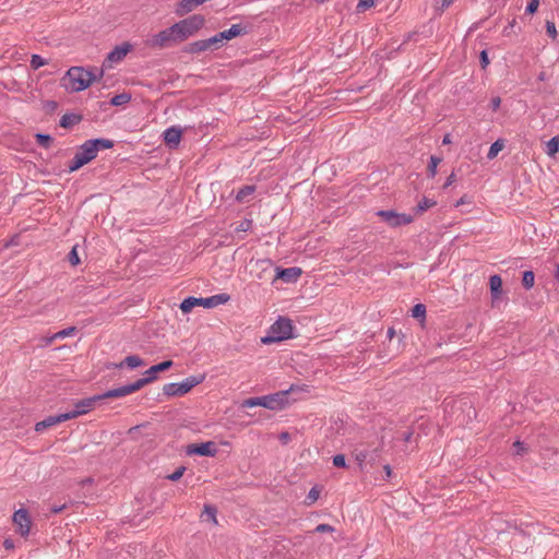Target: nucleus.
I'll use <instances>...</instances> for the list:
<instances>
[{"label": "nucleus", "instance_id": "1", "mask_svg": "<svg viewBox=\"0 0 559 559\" xmlns=\"http://www.w3.org/2000/svg\"><path fill=\"white\" fill-rule=\"evenodd\" d=\"M102 69H84L82 67L70 68L62 78L61 83L66 90L71 92H81L91 84L103 78Z\"/></svg>", "mask_w": 559, "mask_h": 559}, {"label": "nucleus", "instance_id": "2", "mask_svg": "<svg viewBox=\"0 0 559 559\" xmlns=\"http://www.w3.org/2000/svg\"><path fill=\"white\" fill-rule=\"evenodd\" d=\"M205 17L201 14H193L187 19H183L175 23V28L180 43L187 40L189 37L194 36L205 25Z\"/></svg>", "mask_w": 559, "mask_h": 559}, {"label": "nucleus", "instance_id": "3", "mask_svg": "<svg viewBox=\"0 0 559 559\" xmlns=\"http://www.w3.org/2000/svg\"><path fill=\"white\" fill-rule=\"evenodd\" d=\"M293 335V324L289 319L280 318L275 321L265 337L262 338V342L265 344L280 342L283 340L290 338Z\"/></svg>", "mask_w": 559, "mask_h": 559}, {"label": "nucleus", "instance_id": "4", "mask_svg": "<svg viewBox=\"0 0 559 559\" xmlns=\"http://www.w3.org/2000/svg\"><path fill=\"white\" fill-rule=\"evenodd\" d=\"M110 392H111V390H108L104 394L94 395L92 397H87V399H83V400L78 401L74 404V409L72 412L64 413L66 416L68 417V420L74 419V418H76V417H79L81 415L90 413L92 409H94L95 404L98 401H102V400H105V399H119L120 397V396H111V395H109Z\"/></svg>", "mask_w": 559, "mask_h": 559}, {"label": "nucleus", "instance_id": "5", "mask_svg": "<svg viewBox=\"0 0 559 559\" xmlns=\"http://www.w3.org/2000/svg\"><path fill=\"white\" fill-rule=\"evenodd\" d=\"M305 391L308 392V386L302 385H292L288 390L280 391L272 395L261 396L262 399V407L269 408V409H277L283 408L287 404V395L293 392H299Z\"/></svg>", "mask_w": 559, "mask_h": 559}, {"label": "nucleus", "instance_id": "6", "mask_svg": "<svg viewBox=\"0 0 559 559\" xmlns=\"http://www.w3.org/2000/svg\"><path fill=\"white\" fill-rule=\"evenodd\" d=\"M97 156L95 144L86 141L69 164V171H76Z\"/></svg>", "mask_w": 559, "mask_h": 559}, {"label": "nucleus", "instance_id": "7", "mask_svg": "<svg viewBox=\"0 0 559 559\" xmlns=\"http://www.w3.org/2000/svg\"><path fill=\"white\" fill-rule=\"evenodd\" d=\"M177 44H180V39L177 35L175 25L158 32L148 39V45L151 47L159 49Z\"/></svg>", "mask_w": 559, "mask_h": 559}, {"label": "nucleus", "instance_id": "8", "mask_svg": "<svg viewBox=\"0 0 559 559\" xmlns=\"http://www.w3.org/2000/svg\"><path fill=\"white\" fill-rule=\"evenodd\" d=\"M157 371H151V368L145 371L146 377L136 380L133 383L112 389L109 395L111 396H127L129 394H132L139 390H141L144 385L152 382L156 378Z\"/></svg>", "mask_w": 559, "mask_h": 559}, {"label": "nucleus", "instance_id": "9", "mask_svg": "<svg viewBox=\"0 0 559 559\" xmlns=\"http://www.w3.org/2000/svg\"><path fill=\"white\" fill-rule=\"evenodd\" d=\"M377 215L392 228L408 225L414 222V216L395 211L381 210L377 212Z\"/></svg>", "mask_w": 559, "mask_h": 559}, {"label": "nucleus", "instance_id": "10", "mask_svg": "<svg viewBox=\"0 0 559 559\" xmlns=\"http://www.w3.org/2000/svg\"><path fill=\"white\" fill-rule=\"evenodd\" d=\"M199 381L194 379H186L180 383H167L163 388V393L167 396H182L187 394Z\"/></svg>", "mask_w": 559, "mask_h": 559}, {"label": "nucleus", "instance_id": "11", "mask_svg": "<svg viewBox=\"0 0 559 559\" xmlns=\"http://www.w3.org/2000/svg\"><path fill=\"white\" fill-rule=\"evenodd\" d=\"M13 524L16 526V532L22 536H27L31 532L32 521L27 510L19 509L14 512L12 518Z\"/></svg>", "mask_w": 559, "mask_h": 559}, {"label": "nucleus", "instance_id": "12", "mask_svg": "<svg viewBox=\"0 0 559 559\" xmlns=\"http://www.w3.org/2000/svg\"><path fill=\"white\" fill-rule=\"evenodd\" d=\"M188 455H201V456H215L217 453V447L213 441L203 443H191L186 448Z\"/></svg>", "mask_w": 559, "mask_h": 559}, {"label": "nucleus", "instance_id": "13", "mask_svg": "<svg viewBox=\"0 0 559 559\" xmlns=\"http://www.w3.org/2000/svg\"><path fill=\"white\" fill-rule=\"evenodd\" d=\"M131 50V45L126 43L120 46H117L114 50H111L106 60L104 61L105 68H111L114 63L120 62Z\"/></svg>", "mask_w": 559, "mask_h": 559}, {"label": "nucleus", "instance_id": "14", "mask_svg": "<svg viewBox=\"0 0 559 559\" xmlns=\"http://www.w3.org/2000/svg\"><path fill=\"white\" fill-rule=\"evenodd\" d=\"M301 275V270L299 267H288V269H276V278L283 280L284 282L290 283L296 282Z\"/></svg>", "mask_w": 559, "mask_h": 559}, {"label": "nucleus", "instance_id": "15", "mask_svg": "<svg viewBox=\"0 0 559 559\" xmlns=\"http://www.w3.org/2000/svg\"><path fill=\"white\" fill-rule=\"evenodd\" d=\"M67 420H68V417L66 416V414H60V415H57V416H49L46 419H44L41 421H38L35 425V431L41 432V431H44L45 429H47L49 427H52V426H55L57 424H60V423H63V421H67Z\"/></svg>", "mask_w": 559, "mask_h": 559}, {"label": "nucleus", "instance_id": "16", "mask_svg": "<svg viewBox=\"0 0 559 559\" xmlns=\"http://www.w3.org/2000/svg\"><path fill=\"white\" fill-rule=\"evenodd\" d=\"M181 129L177 127H170L164 132V141L169 146H177L181 140Z\"/></svg>", "mask_w": 559, "mask_h": 559}, {"label": "nucleus", "instance_id": "17", "mask_svg": "<svg viewBox=\"0 0 559 559\" xmlns=\"http://www.w3.org/2000/svg\"><path fill=\"white\" fill-rule=\"evenodd\" d=\"M490 293L492 297V302L498 300L502 293V280L499 275H492L489 278Z\"/></svg>", "mask_w": 559, "mask_h": 559}, {"label": "nucleus", "instance_id": "18", "mask_svg": "<svg viewBox=\"0 0 559 559\" xmlns=\"http://www.w3.org/2000/svg\"><path fill=\"white\" fill-rule=\"evenodd\" d=\"M229 300L227 294L214 295L207 298H203V308H214L218 305H224Z\"/></svg>", "mask_w": 559, "mask_h": 559}, {"label": "nucleus", "instance_id": "19", "mask_svg": "<svg viewBox=\"0 0 559 559\" xmlns=\"http://www.w3.org/2000/svg\"><path fill=\"white\" fill-rule=\"evenodd\" d=\"M186 50L189 53H201L211 50V47L207 39H200L189 44Z\"/></svg>", "mask_w": 559, "mask_h": 559}, {"label": "nucleus", "instance_id": "20", "mask_svg": "<svg viewBox=\"0 0 559 559\" xmlns=\"http://www.w3.org/2000/svg\"><path fill=\"white\" fill-rule=\"evenodd\" d=\"M242 32V27L239 24H234L229 29L219 32V37L223 39L224 43L239 36Z\"/></svg>", "mask_w": 559, "mask_h": 559}, {"label": "nucleus", "instance_id": "21", "mask_svg": "<svg viewBox=\"0 0 559 559\" xmlns=\"http://www.w3.org/2000/svg\"><path fill=\"white\" fill-rule=\"evenodd\" d=\"M352 454L357 462L359 469L362 471L365 463L369 457V451L366 449H355Z\"/></svg>", "mask_w": 559, "mask_h": 559}, {"label": "nucleus", "instance_id": "22", "mask_svg": "<svg viewBox=\"0 0 559 559\" xmlns=\"http://www.w3.org/2000/svg\"><path fill=\"white\" fill-rule=\"evenodd\" d=\"M123 365H126L127 367L131 368V369H134V368H138V367H141L144 365V361L139 357V356H135V355H131V356H127L124 358L123 361H121L118 367H122Z\"/></svg>", "mask_w": 559, "mask_h": 559}, {"label": "nucleus", "instance_id": "23", "mask_svg": "<svg viewBox=\"0 0 559 559\" xmlns=\"http://www.w3.org/2000/svg\"><path fill=\"white\" fill-rule=\"evenodd\" d=\"M254 190L255 189L253 186H245L237 192L236 200L238 202H247L249 198L253 194Z\"/></svg>", "mask_w": 559, "mask_h": 559}, {"label": "nucleus", "instance_id": "24", "mask_svg": "<svg viewBox=\"0 0 559 559\" xmlns=\"http://www.w3.org/2000/svg\"><path fill=\"white\" fill-rule=\"evenodd\" d=\"M201 518L204 520V521H210L212 522L213 524L217 525V518H216V508L212 507V506H205L204 507V510L201 514Z\"/></svg>", "mask_w": 559, "mask_h": 559}, {"label": "nucleus", "instance_id": "25", "mask_svg": "<svg viewBox=\"0 0 559 559\" xmlns=\"http://www.w3.org/2000/svg\"><path fill=\"white\" fill-rule=\"evenodd\" d=\"M504 148V141L503 140H497L491 144L489 147V151L487 153L488 159H493L497 157V155Z\"/></svg>", "mask_w": 559, "mask_h": 559}, {"label": "nucleus", "instance_id": "26", "mask_svg": "<svg viewBox=\"0 0 559 559\" xmlns=\"http://www.w3.org/2000/svg\"><path fill=\"white\" fill-rule=\"evenodd\" d=\"M559 151V138L554 136L546 143V154L554 157Z\"/></svg>", "mask_w": 559, "mask_h": 559}, {"label": "nucleus", "instance_id": "27", "mask_svg": "<svg viewBox=\"0 0 559 559\" xmlns=\"http://www.w3.org/2000/svg\"><path fill=\"white\" fill-rule=\"evenodd\" d=\"M437 204V202L432 199L424 198L421 201H419L417 207L415 209L416 213L419 215L427 211L428 209L433 207Z\"/></svg>", "mask_w": 559, "mask_h": 559}, {"label": "nucleus", "instance_id": "28", "mask_svg": "<svg viewBox=\"0 0 559 559\" xmlns=\"http://www.w3.org/2000/svg\"><path fill=\"white\" fill-rule=\"evenodd\" d=\"M441 162H442L441 157H438L436 155L430 156L427 171L431 178H433L437 175V168Z\"/></svg>", "mask_w": 559, "mask_h": 559}, {"label": "nucleus", "instance_id": "29", "mask_svg": "<svg viewBox=\"0 0 559 559\" xmlns=\"http://www.w3.org/2000/svg\"><path fill=\"white\" fill-rule=\"evenodd\" d=\"M320 489L318 487H312L310 491L308 492V496L305 500V503L307 506L313 504L320 497Z\"/></svg>", "mask_w": 559, "mask_h": 559}, {"label": "nucleus", "instance_id": "30", "mask_svg": "<svg viewBox=\"0 0 559 559\" xmlns=\"http://www.w3.org/2000/svg\"><path fill=\"white\" fill-rule=\"evenodd\" d=\"M534 282H535L534 273L532 271H525L523 273V278H522L523 286L525 288L530 289L534 286Z\"/></svg>", "mask_w": 559, "mask_h": 559}, {"label": "nucleus", "instance_id": "31", "mask_svg": "<svg viewBox=\"0 0 559 559\" xmlns=\"http://www.w3.org/2000/svg\"><path fill=\"white\" fill-rule=\"evenodd\" d=\"M92 143L95 144L96 153H98L99 150H106L112 147V141L105 140V139H97V140H91Z\"/></svg>", "mask_w": 559, "mask_h": 559}, {"label": "nucleus", "instance_id": "32", "mask_svg": "<svg viewBox=\"0 0 559 559\" xmlns=\"http://www.w3.org/2000/svg\"><path fill=\"white\" fill-rule=\"evenodd\" d=\"M207 40H209L211 50H217L225 45L223 39L219 37L218 33L216 35L207 38Z\"/></svg>", "mask_w": 559, "mask_h": 559}, {"label": "nucleus", "instance_id": "33", "mask_svg": "<svg viewBox=\"0 0 559 559\" xmlns=\"http://www.w3.org/2000/svg\"><path fill=\"white\" fill-rule=\"evenodd\" d=\"M412 316L417 319L424 320L426 317V307L423 304H417L412 309Z\"/></svg>", "mask_w": 559, "mask_h": 559}, {"label": "nucleus", "instance_id": "34", "mask_svg": "<svg viewBox=\"0 0 559 559\" xmlns=\"http://www.w3.org/2000/svg\"><path fill=\"white\" fill-rule=\"evenodd\" d=\"M35 138L37 143L45 148H48L52 142L51 136L48 134L37 133Z\"/></svg>", "mask_w": 559, "mask_h": 559}, {"label": "nucleus", "instance_id": "35", "mask_svg": "<svg viewBox=\"0 0 559 559\" xmlns=\"http://www.w3.org/2000/svg\"><path fill=\"white\" fill-rule=\"evenodd\" d=\"M47 64V61L41 58L40 56L38 55H33L32 56V59H31V67L34 69V70H37L39 69L40 67L43 66H46Z\"/></svg>", "mask_w": 559, "mask_h": 559}, {"label": "nucleus", "instance_id": "36", "mask_svg": "<svg viewBox=\"0 0 559 559\" xmlns=\"http://www.w3.org/2000/svg\"><path fill=\"white\" fill-rule=\"evenodd\" d=\"M262 404L263 403H262L261 397H251V399L243 401L242 407L250 408V407H255V406H262Z\"/></svg>", "mask_w": 559, "mask_h": 559}, {"label": "nucleus", "instance_id": "37", "mask_svg": "<svg viewBox=\"0 0 559 559\" xmlns=\"http://www.w3.org/2000/svg\"><path fill=\"white\" fill-rule=\"evenodd\" d=\"M75 332H76V329L74 326H70V328H67L64 330H61V331L55 333V337H57V340L69 337V336H72Z\"/></svg>", "mask_w": 559, "mask_h": 559}, {"label": "nucleus", "instance_id": "38", "mask_svg": "<svg viewBox=\"0 0 559 559\" xmlns=\"http://www.w3.org/2000/svg\"><path fill=\"white\" fill-rule=\"evenodd\" d=\"M171 366H173V361L171 360H165V361H163L160 364L152 366L151 367V371L162 372V371H165V370L169 369Z\"/></svg>", "mask_w": 559, "mask_h": 559}, {"label": "nucleus", "instance_id": "39", "mask_svg": "<svg viewBox=\"0 0 559 559\" xmlns=\"http://www.w3.org/2000/svg\"><path fill=\"white\" fill-rule=\"evenodd\" d=\"M194 308V305H192V300L190 297L186 298L181 304H180V310L183 312V313H189L191 312V310Z\"/></svg>", "mask_w": 559, "mask_h": 559}, {"label": "nucleus", "instance_id": "40", "mask_svg": "<svg viewBox=\"0 0 559 559\" xmlns=\"http://www.w3.org/2000/svg\"><path fill=\"white\" fill-rule=\"evenodd\" d=\"M374 5V0H360L357 4V11L364 12L369 8H372Z\"/></svg>", "mask_w": 559, "mask_h": 559}, {"label": "nucleus", "instance_id": "41", "mask_svg": "<svg viewBox=\"0 0 559 559\" xmlns=\"http://www.w3.org/2000/svg\"><path fill=\"white\" fill-rule=\"evenodd\" d=\"M129 99H130V97L127 94H120V95H116L111 99V104L115 105V106H119V105L128 103Z\"/></svg>", "mask_w": 559, "mask_h": 559}, {"label": "nucleus", "instance_id": "42", "mask_svg": "<svg viewBox=\"0 0 559 559\" xmlns=\"http://www.w3.org/2000/svg\"><path fill=\"white\" fill-rule=\"evenodd\" d=\"M546 32L552 39L557 37L556 24L552 21H546Z\"/></svg>", "mask_w": 559, "mask_h": 559}, {"label": "nucleus", "instance_id": "43", "mask_svg": "<svg viewBox=\"0 0 559 559\" xmlns=\"http://www.w3.org/2000/svg\"><path fill=\"white\" fill-rule=\"evenodd\" d=\"M69 262L71 263V265H74V266L80 263V258H79V254H78L76 247H73L72 250L70 251V253H69Z\"/></svg>", "mask_w": 559, "mask_h": 559}, {"label": "nucleus", "instance_id": "44", "mask_svg": "<svg viewBox=\"0 0 559 559\" xmlns=\"http://www.w3.org/2000/svg\"><path fill=\"white\" fill-rule=\"evenodd\" d=\"M513 447L515 449V454L516 455H523L527 452V448L525 447V444L521 441H515L513 443Z\"/></svg>", "mask_w": 559, "mask_h": 559}, {"label": "nucleus", "instance_id": "45", "mask_svg": "<svg viewBox=\"0 0 559 559\" xmlns=\"http://www.w3.org/2000/svg\"><path fill=\"white\" fill-rule=\"evenodd\" d=\"M539 7V0H531L526 7V12L528 14H534Z\"/></svg>", "mask_w": 559, "mask_h": 559}, {"label": "nucleus", "instance_id": "46", "mask_svg": "<svg viewBox=\"0 0 559 559\" xmlns=\"http://www.w3.org/2000/svg\"><path fill=\"white\" fill-rule=\"evenodd\" d=\"M333 464L336 467H345L346 466L345 456L343 454L335 455L333 457Z\"/></svg>", "mask_w": 559, "mask_h": 559}, {"label": "nucleus", "instance_id": "47", "mask_svg": "<svg viewBox=\"0 0 559 559\" xmlns=\"http://www.w3.org/2000/svg\"><path fill=\"white\" fill-rule=\"evenodd\" d=\"M314 531L318 533H332L334 532V527L330 524H319Z\"/></svg>", "mask_w": 559, "mask_h": 559}, {"label": "nucleus", "instance_id": "48", "mask_svg": "<svg viewBox=\"0 0 559 559\" xmlns=\"http://www.w3.org/2000/svg\"><path fill=\"white\" fill-rule=\"evenodd\" d=\"M183 473H185V467H179V468H178V469H176L173 474H170V475L168 476V478H169L170 480L176 481V480H178V479L183 475Z\"/></svg>", "mask_w": 559, "mask_h": 559}, {"label": "nucleus", "instance_id": "49", "mask_svg": "<svg viewBox=\"0 0 559 559\" xmlns=\"http://www.w3.org/2000/svg\"><path fill=\"white\" fill-rule=\"evenodd\" d=\"M257 265H259L261 270L264 272L271 267L272 263L270 260H259L257 261Z\"/></svg>", "mask_w": 559, "mask_h": 559}, {"label": "nucleus", "instance_id": "50", "mask_svg": "<svg viewBox=\"0 0 559 559\" xmlns=\"http://www.w3.org/2000/svg\"><path fill=\"white\" fill-rule=\"evenodd\" d=\"M455 181H456V176H455L454 173H451L450 176L447 178L444 185H443V189H447L448 187H450Z\"/></svg>", "mask_w": 559, "mask_h": 559}, {"label": "nucleus", "instance_id": "51", "mask_svg": "<svg viewBox=\"0 0 559 559\" xmlns=\"http://www.w3.org/2000/svg\"><path fill=\"white\" fill-rule=\"evenodd\" d=\"M480 61H481L483 68H486L489 64V58L485 50H483L480 52Z\"/></svg>", "mask_w": 559, "mask_h": 559}, {"label": "nucleus", "instance_id": "52", "mask_svg": "<svg viewBox=\"0 0 559 559\" xmlns=\"http://www.w3.org/2000/svg\"><path fill=\"white\" fill-rule=\"evenodd\" d=\"M500 104H501L500 97H493L491 99V107L493 110H497L500 107Z\"/></svg>", "mask_w": 559, "mask_h": 559}, {"label": "nucleus", "instance_id": "53", "mask_svg": "<svg viewBox=\"0 0 559 559\" xmlns=\"http://www.w3.org/2000/svg\"><path fill=\"white\" fill-rule=\"evenodd\" d=\"M251 226V222L250 221H245L242 223H240L239 225V230H242V231H247Z\"/></svg>", "mask_w": 559, "mask_h": 559}, {"label": "nucleus", "instance_id": "54", "mask_svg": "<svg viewBox=\"0 0 559 559\" xmlns=\"http://www.w3.org/2000/svg\"><path fill=\"white\" fill-rule=\"evenodd\" d=\"M56 340H57V337H55V334H53V335H51V336H48V337H44V338H43V342H44V344H43V345H44V346H49V345H51V344H52V342H53V341H56Z\"/></svg>", "mask_w": 559, "mask_h": 559}, {"label": "nucleus", "instance_id": "55", "mask_svg": "<svg viewBox=\"0 0 559 559\" xmlns=\"http://www.w3.org/2000/svg\"><path fill=\"white\" fill-rule=\"evenodd\" d=\"M192 300V305L194 307H202L203 306V298H197V297H190Z\"/></svg>", "mask_w": 559, "mask_h": 559}, {"label": "nucleus", "instance_id": "56", "mask_svg": "<svg viewBox=\"0 0 559 559\" xmlns=\"http://www.w3.org/2000/svg\"><path fill=\"white\" fill-rule=\"evenodd\" d=\"M71 123V120H70V117L64 115L62 118H61V121H60V124L62 127H68L69 124Z\"/></svg>", "mask_w": 559, "mask_h": 559}, {"label": "nucleus", "instance_id": "57", "mask_svg": "<svg viewBox=\"0 0 559 559\" xmlns=\"http://www.w3.org/2000/svg\"><path fill=\"white\" fill-rule=\"evenodd\" d=\"M289 439H290V436H289V433H288V432H282V433L280 435V440H281L282 442H284V443H287V442L289 441Z\"/></svg>", "mask_w": 559, "mask_h": 559}, {"label": "nucleus", "instance_id": "58", "mask_svg": "<svg viewBox=\"0 0 559 559\" xmlns=\"http://www.w3.org/2000/svg\"><path fill=\"white\" fill-rule=\"evenodd\" d=\"M3 546H4V548H5V549H12V548L14 547L13 540H12V539H9V538H8V539H5V540L3 542Z\"/></svg>", "mask_w": 559, "mask_h": 559}, {"label": "nucleus", "instance_id": "59", "mask_svg": "<svg viewBox=\"0 0 559 559\" xmlns=\"http://www.w3.org/2000/svg\"><path fill=\"white\" fill-rule=\"evenodd\" d=\"M452 142L450 134H445L442 139V144L448 145Z\"/></svg>", "mask_w": 559, "mask_h": 559}, {"label": "nucleus", "instance_id": "60", "mask_svg": "<svg viewBox=\"0 0 559 559\" xmlns=\"http://www.w3.org/2000/svg\"><path fill=\"white\" fill-rule=\"evenodd\" d=\"M465 203V197L461 198L456 203H455V206L459 207L461 206L462 204Z\"/></svg>", "mask_w": 559, "mask_h": 559}, {"label": "nucleus", "instance_id": "61", "mask_svg": "<svg viewBox=\"0 0 559 559\" xmlns=\"http://www.w3.org/2000/svg\"><path fill=\"white\" fill-rule=\"evenodd\" d=\"M384 471H385V473H386V475H388V476H390V475H391V467H390L389 465H385V466H384Z\"/></svg>", "mask_w": 559, "mask_h": 559}, {"label": "nucleus", "instance_id": "62", "mask_svg": "<svg viewBox=\"0 0 559 559\" xmlns=\"http://www.w3.org/2000/svg\"><path fill=\"white\" fill-rule=\"evenodd\" d=\"M452 2H453V0H442V4H443L444 7L450 5Z\"/></svg>", "mask_w": 559, "mask_h": 559}, {"label": "nucleus", "instance_id": "63", "mask_svg": "<svg viewBox=\"0 0 559 559\" xmlns=\"http://www.w3.org/2000/svg\"><path fill=\"white\" fill-rule=\"evenodd\" d=\"M61 510H62V508L56 507V509H53V512H59Z\"/></svg>", "mask_w": 559, "mask_h": 559}, {"label": "nucleus", "instance_id": "64", "mask_svg": "<svg viewBox=\"0 0 559 559\" xmlns=\"http://www.w3.org/2000/svg\"><path fill=\"white\" fill-rule=\"evenodd\" d=\"M557 280L559 281V265H558V270H557Z\"/></svg>", "mask_w": 559, "mask_h": 559}]
</instances>
